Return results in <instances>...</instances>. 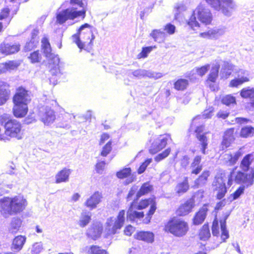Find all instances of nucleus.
<instances>
[{"instance_id":"603ef678","label":"nucleus","mask_w":254,"mask_h":254,"mask_svg":"<svg viewBox=\"0 0 254 254\" xmlns=\"http://www.w3.org/2000/svg\"><path fill=\"white\" fill-rule=\"evenodd\" d=\"M222 102L223 104L229 106L231 104H234L236 103V99L234 97L230 95H226L223 97L222 99Z\"/></svg>"},{"instance_id":"de8ad7c7","label":"nucleus","mask_w":254,"mask_h":254,"mask_svg":"<svg viewBox=\"0 0 254 254\" xmlns=\"http://www.w3.org/2000/svg\"><path fill=\"white\" fill-rule=\"evenodd\" d=\"M244 187L240 186L238 188V189L232 194L230 195L229 197V200L232 202L238 198L244 193L245 190Z\"/></svg>"},{"instance_id":"4c0bfd02","label":"nucleus","mask_w":254,"mask_h":254,"mask_svg":"<svg viewBox=\"0 0 254 254\" xmlns=\"http://www.w3.org/2000/svg\"><path fill=\"white\" fill-rule=\"evenodd\" d=\"M26 241V237L22 236L16 237L12 243V248L17 251H20L23 247Z\"/></svg>"},{"instance_id":"393cba45","label":"nucleus","mask_w":254,"mask_h":254,"mask_svg":"<svg viewBox=\"0 0 254 254\" xmlns=\"http://www.w3.org/2000/svg\"><path fill=\"white\" fill-rule=\"evenodd\" d=\"M134 238L148 243H152L154 241V235L151 232L140 231L134 235Z\"/></svg>"},{"instance_id":"f03ea898","label":"nucleus","mask_w":254,"mask_h":254,"mask_svg":"<svg viewBox=\"0 0 254 254\" xmlns=\"http://www.w3.org/2000/svg\"><path fill=\"white\" fill-rule=\"evenodd\" d=\"M92 26L85 23L78 29L77 33L71 36L72 42L80 49L88 50L93 45L95 36L93 32Z\"/></svg>"},{"instance_id":"f3484780","label":"nucleus","mask_w":254,"mask_h":254,"mask_svg":"<svg viewBox=\"0 0 254 254\" xmlns=\"http://www.w3.org/2000/svg\"><path fill=\"white\" fill-rule=\"evenodd\" d=\"M220 11L225 16L230 17L236 9L237 5L233 0H221Z\"/></svg>"},{"instance_id":"39448f33","label":"nucleus","mask_w":254,"mask_h":254,"mask_svg":"<svg viewBox=\"0 0 254 254\" xmlns=\"http://www.w3.org/2000/svg\"><path fill=\"white\" fill-rule=\"evenodd\" d=\"M236 167L233 168L228 176V185L231 186L233 181L242 187H249L254 183V168L251 169L250 173H244L241 171H236Z\"/></svg>"},{"instance_id":"5fc2aeb1","label":"nucleus","mask_w":254,"mask_h":254,"mask_svg":"<svg viewBox=\"0 0 254 254\" xmlns=\"http://www.w3.org/2000/svg\"><path fill=\"white\" fill-rule=\"evenodd\" d=\"M163 74L161 72H155L151 70H146V77L153 78L154 79H158L163 76Z\"/></svg>"},{"instance_id":"412c9836","label":"nucleus","mask_w":254,"mask_h":254,"mask_svg":"<svg viewBox=\"0 0 254 254\" xmlns=\"http://www.w3.org/2000/svg\"><path fill=\"white\" fill-rule=\"evenodd\" d=\"M103 231V227L100 223H95L91 226L87 231V235L95 240L101 235Z\"/></svg>"},{"instance_id":"6e6552de","label":"nucleus","mask_w":254,"mask_h":254,"mask_svg":"<svg viewBox=\"0 0 254 254\" xmlns=\"http://www.w3.org/2000/svg\"><path fill=\"white\" fill-rule=\"evenodd\" d=\"M5 134L10 137L15 138L18 140L21 139L23 137V131L22 126L16 120H9L5 122L4 125Z\"/></svg>"},{"instance_id":"5701e85b","label":"nucleus","mask_w":254,"mask_h":254,"mask_svg":"<svg viewBox=\"0 0 254 254\" xmlns=\"http://www.w3.org/2000/svg\"><path fill=\"white\" fill-rule=\"evenodd\" d=\"M194 201L191 198L188 200L185 203L181 205L177 211V214L180 216H185L191 212L194 206Z\"/></svg>"},{"instance_id":"a878e982","label":"nucleus","mask_w":254,"mask_h":254,"mask_svg":"<svg viewBox=\"0 0 254 254\" xmlns=\"http://www.w3.org/2000/svg\"><path fill=\"white\" fill-rule=\"evenodd\" d=\"M241 156L240 151H237L233 154H225L223 156L224 163L228 166L234 165Z\"/></svg>"},{"instance_id":"a211bd4d","label":"nucleus","mask_w":254,"mask_h":254,"mask_svg":"<svg viewBox=\"0 0 254 254\" xmlns=\"http://www.w3.org/2000/svg\"><path fill=\"white\" fill-rule=\"evenodd\" d=\"M136 201L135 200H133L127 212V220H129L132 222L136 221L137 222L138 219L143 218L144 216L143 212H137L136 211V210L137 209V208H136Z\"/></svg>"},{"instance_id":"f8f14e48","label":"nucleus","mask_w":254,"mask_h":254,"mask_svg":"<svg viewBox=\"0 0 254 254\" xmlns=\"http://www.w3.org/2000/svg\"><path fill=\"white\" fill-rule=\"evenodd\" d=\"M195 136L199 141L200 150L203 154H207L206 149L207 148L208 138L207 134L208 132L204 131V127L200 126L197 127L195 129Z\"/></svg>"},{"instance_id":"2f4dec72","label":"nucleus","mask_w":254,"mask_h":254,"mask_svg":"<svg viewBox=\"0 0 254 254\" xmlns=\"http://www.w3.org/2000/svg\"><path fill=\"white\" fill-rule=\"evenodd\" d=\"M189 189L188 179L185 177L183 182L179 183L176 187L175 190L179 195L186 192Z\"/></svg>"},{"instance_id":"423d86ee","label":"nucleus","mask_w":254,"mask_h":254,"mask_svg":"<svg viewBox=\"0 0 254 254\" xmlns=\"http://www.w3.org/2000/svg\"><path fill=\"white\" fill-rule=\"evenodd\" d=\"M164 230L176 237H181L187 234L189 230V226L184 220L172 218L165 224Z\"/></svg>"},{"instance_id":"a18cd8bd","label":"nucleus","mask_w":254,"mask_h":254,"mask_svg":"<svg viewBox=\"0 0 254 254\" xmlns=\"http://www.w3.org/2000/svg\"><path fill=\"white\" fill-rule=\"evenodd\" d=\"M241 96L244 98H254V87L251 88L248 87L243 88L241 92Z\"/></svg>"},{"instance_id":"7ed1b4c3","label":"nucleus","mask_w":254,"mask_h":254,"mask_svg":"<svg viewBox=\"0 0 254 254\" xmlns=\"http://www.w3.org/2000/svg\"><path fill=\"white\" fill-rule=\"evenodd\" d=\"M196 16L201 22L206 25L209 24L212 20V15L210 9L201 4H199L193 11V14L187 22L188 25L194 30L199 27Z\"/></svg>"},{"instance_id":"0e129e2a","label":"nucleus","mask_w":254,"mask_h":254,"mask_svg":"<svg viewBox=\"0 0 254 254\" xmlns=\"http://www.w3.org/2000/svg\"><path fill=\"white\" fill-rule=\"evenodd\" d=\"M38 43V39H34V40H32L31 39L29 42H27L24 47V49L25 51H30L32 49L36 47L37 44Z\"/></svg>"},{"instance_id":"9d476101","label":"nucleus","mask_w":254,"mask_h":254,"mask_svg":"<svg viewBox=\"0 0 254 254\" xmlns=\"http://www.w3.org/2000/svg\"><path fill=\"white\" fill-rule=\"evenodd\" d=\"M226 179L225 174L221 173L216 175L213 181L212 186L214 190L217 191V197L219 199H222L227 192L225 186Z\"/></svg>"},{"instance_id":"864d4df0","label":"nucleus","mask_w":254,"mask_h":254,"mask_svg":"<svg viewBox=\"0 0 254 254\" xmlns=\"http://www.w3.org/2000/svg\"><path fill=\"white\" fill-rule=\"evenodd\" d=\"M206 2L215 10L219 11L221 0H204Z\"/></svg>"},{"instance_id":"aec40b11","label":"nucleus","mask_w":254,"mask_h":254,"mask_svg":"<svg viewBox=\"0 0 254 254\" xmlns=\"http://www.w3.org/2000/svg\"><path fill=\"white\" fill-rule=\"evenodd\" d=\"M20 50V45L17 43H2L0 45V52L5 55H8L18 52Z\"/></svg>"},{"instance_id":"72a5a7b5","label":"nucleus","mask_w":254,"mask_h":254,"mask_svg":"<svg viewBox=\"0 0 254 254\" xmlns=\"http://www.w3.org/2000/svg\"><path fill=\"white\" fill-rule=\"evenodd\" d=\"M150 36L155 41L159 43L164 42L167 37V35L164 32L158 29L153 30L150 33Z\"/></svg>"},{"instance_id":"052dcab7","label":"nucleus","mask_w":254,"mask_h":254,"mask_svg":"<svg viewBox=\"0 0 254 254\" xmlns=\"http://www.w3.org/2000/svg\"><path fill=\"white\" fill-rule=\"evenodd\" d=\"M210 68L209 64H207L200 67L195 68V71L200 76L204 75Z\"/></svg>"},{"instance_id":"338daca9","label":"nucleus","mask_w":254,"mask_h":254,"mask_svg":"<svg viewBox=\"0 0 254 254\" xmlns=\"http://www.w3.org/2000/svg\"><path fill=\"white\" fill-rule=\"evenodd\" d=\"M212 232L213 236H217L219 233L218 221L215 219L212 223Z\"/></svg>"},{"instance_id":"774afa93","label":"nucleus","mask_w":254,"mask_h":254,"mask_svg":"<svg viewBox=\"0 0 254 254\" xmlns=\"http://www.w3.org/2000/svg\"><path fill=\"white\" fill-rule=\"evenodd\" d=\"M164 30L166 31L168 34L172 35L175 32L176 27L171 23H168L165 26Z\"/></svg>"},{"instance_id":"2eb2a0df","label":"nucleus","mask_w":254,"mask_h":254,"mask_svg":"<svg viewBox=\"0 0 254 254\" xmlns=\"http://www.w3.org/2000/svg\"><path fill=\"white\" fill-rule=\"evenodd\" d=\"M169 139H171V138L169 134L160 135L159 137L152 144L150 149V152L154 154L164 148L166 146Z\"/></svg>"},{"instance_id":"37998d69","label":"nucleus","mask_w":254,"mask_h":254,"mask_svg":"<svg viewBox=\"0 0 254 254\" xmlns=\"http://www.w3.org/2000/svg\"><path fill=\"white\" fill-rule=\"evenodd\" d=\"M189 85V81L186 79H179L174 83V88L177 90H184Z\"/></svg>"},{"instance_id":"3c124183","label":"nucleus","mask_w":254,"mask_h":254,"mask_svg":"<svg viewBox=\"0 0 254 254\" xmlns=\"http://www.w3.org/2000/svg\"><path fill=\"white\" fill-rule=\"evenodd\" d=\"M156 47L154 46H149L144 47L142 48V51L140 53H139L137 57L138 58H144L147 56V55L153 49H156Z\"/></svg>"},{"instance_id":"f704fd0d","label":"nucleus","mask_w":254,"mask_h":254,"mask_svg":"<svg viewBox=\"0 0 254 254\" xmlns=\"http://www.w3.org/2000/svg\"><path fill=\"white\" fill-rule=\"evenodd\" d=\"M234 129H229L226 130L223 136V139L222 145H224L225 147H228L230 144L234 141Z\"/></svg>"},{"instance_id":"473e14b6","label":"nucleus","mask_w":254,"mask_h":254,"mask_svg":"<svg viewBox=\"0 0 254 254\" xmlns=\"http://www.w3.org/2000/svg\"><path fill=\"white\" fill-rule=\"evenodd\" d=\"M253 160V156L252 154L246 155L241 161L240 167L244 172H248L250 169V166Z\"/></svg>"},{"instance_id":"58836bf2","label":"nucleus","mask_w":254,"mask_h":254,"mask_svg":"<svg viewBox=\"0 0 254 254\" xmlns=\"http://www.w3.org/2000/svg\"><path fill=\"white\" fill-rule=\"evenodd\" d=\"M21 224L22 221L20 218H13L8 228L9 231L12 233H16L21 227Z\"/></svg>"},{"instance_id":"49530a36","label":"nucleus","mask_w":254,"mask_h":254,"mask_svg":"<svg viewBox=\"0 0 254 254\" xmlns=\"http://www.w3.org/2000/svg\"><path fill=\"white\" fill-rule=\"evenodd\" d=\"M146 70L139 69L134 71H131L128 72V75L131 77L132 75L133 77L140 79L142 78L146 77Z\"/></svg>"},{"instance_id":"4d7b16f0","label":"nucleus","mask_w":254,"mask_h":254,"mask_svg":"<svg viewBox=\"0 0 254 254\" xmlns=\"http://www.w3.org/2000/svg\"><path fill=\"white\" fill-rule=\"evenodd\" d=\"M28 58L32 63L40 62L41 60V56L38 51H35L31 53Z\"/></svg>"},{"instance_id":"e2e57ef3","label":"nucleus","mask_w":254,"mask_h":254,"mask_svg":"<svg viewBox=\"0 0 254 254\" xmlns=\"http://www.w3.org/2000/svg\"><path fill=\"white\" fill-rule=\"evenodd\" d=\"M152 159L151 158L147 159L139 167L138 169V173L140 174L143 173L147 166L152 162Z\"/></svg>"},{"instance_id":"6ab92c4d","label":"nucleus","mask_w":254,"mask_h":254,"mask_svg":"<svg viewBox=\"0 0 254 254\" xmlns=\"http://www.w3.org/2000/svg\"><path fill=\"white\" fill-rule=\"evenodd\" d=\"M102 195L98 191L95 192L84 202V205L92 210L97 207V205L101 201Z\"/></svg>"},{"instance_id":"b1692460","label":"nucleus","mask_w":254,"mask_h":254,"mask_svg":"<svg viewBox=\"0 0 254 254\" xmlns=\"http://www.w3.org/2000/svg\"><path fill=\"white\" fill-rule=\"evenodd\" d=\"M10 91L8 85L5 82H0V106L3 105L8 98Z\"/></svg>"},{"instance_id":"bf43d9fd","label":"nucleus","mask_w":254,"mask_h":254,"mask_svg":"<svg viewBox=\"0 0 254 254\" xmlns=\"http://www.w3.org/2000/svg\"><path fill=\"white\" fill-rule=\"evenodd\" d=\"M170 151L171 149L169 148H167L162 153L157 155L154 158L155 160L157 162L160 161L161 160L167 157L170 154Z\"/></svg>"},{"instance_id":"c9c22d12","label":"nucleus","mask_w":254,"mask_h":254,"mask_svg":"<svg viewBox=\"0 0 254 254\" xmlns=\"http://www.w3.org/2000/svg\"><path fill=\"white\" fill-rule=\"evenodd\" d=\"M220 67L219 63L216 62L213 64L210 72L208 75L207 81L215 82L217 79L218 75V71Z\"/></svg>"},{"instance_id":"e433bc0d","label":"nucleus","mask_w":254,"mask_h":254,"mask_svg":"<svg viewBox=\"0 0 254 254\" xmlns=\"http://www.w3.org/2000/svg\"><path fill=\"white\" fill-rule=\"evenodd\" d=\"M153 189L152 186L149 184L148 183H144L142 186L141 187L139 190L137 191L136 196L135 200L136 201L137 200L141 197L143 195H145L147 193L150 192Z\"/></svg>"},{"instance_id":"6e6d98bb","label":"nucleus","mask_w":254,"mask_h":254,"mask_svg":"<svg viewBox=\"0 0 254 254\" xmlns=\"http://www.w3.org/2000/svg\"><path fill=\"white\" fill-rule=\"evenodd\" d=\"M112 141H109L106 145L103 146L101 152V155L104 157L106 156L110 153L112 150Z\"/></svg>"},{"instance_id":"f257e3e1","label":"nucleus","mask_w":254,"mask_h":254,"mask_svg":"<svg viewBox=\"0 0 254 254\" xmlns=\"http://www.w3.org/2000/svg\"><path fill=\"white\" fill-rule=\"evenodd\" d=\"M27 202L21 195L4 197L0 199V213L4 218L18 214L26 208Z\"/></svg>"},{"instance_id":"79ce46f5","label":"nucleus","mask_w":254,"mask_h":254,"mask_svg":"<svg viewBox=\"0 0 254 254\" xmlns=\"http://www.w3.org/2000/svg\"><path fill=\"white\" fill-rule=\"evenodd\" d=\"M210 236V233L208 224H204L200 230L199 237L200 240L205 241Z\"/></svg>"},{"instance_id":"20e7f679","label":"nucleus","mask_w":254,"mask_h":254,"mask_svg":"<svg viewBox=\"0 0 254 254\" xmlns=\"http://www.w3.org/2000/svg\"><path fill=\"white\" fill-rule=\"evenodd\" d=\"M42 49L45 57L49 60V64L52 65L50 73L52 75L59 76L62 73V65L57 55L52 53V49L48 39L44 37L41 41Z\"/></svg>"},{"instance_id":"c85d7f7f","label":"nucleus","mask_w":254,"mask_h":254,"mask_svg":"<svg viewBox=\"0 0 254 254\" xmlns=\"http://www.w3.org/2000/svg\"><path fill=\"white\" fill-rule=\"evenodd\" d=\"M230 213V211H228L227 212H226V213L225 214L224 220L220 221V226L221 230V239L223 242H225V240L227 239L229 237L228 231L226 229V220L229 216Z\"/></svg>"},{"instance_id":"ddd939ff","label":"nucleus","mask_w":254,"mask_h":254,"mask_svg":"<svg viewBox=\"0 0 254 254\" xmlns=\"http://www.w3.org/2000/svg\"><path fill=\"white\" fill-rule=\"evenodd\" d=\"M226 31L225 26L216 27L209 29L207 31L200 33L199 36L205 39L216 40L224 35Z\"/></svg>"},{"instance_id":"8fccbe9b","label":"nucleus","mask_w":254,"mask_h":254,"mask_svg":"<svg viewBox=\"0 0 254 254\" xmlns=\"http://www.w3.org/2000/svg\"><path fill=\"white\" fill-rule=\"evenodd\" d=\"M43 250V247L41 242L35 243L32 245L31 253L32 254H39Z\"/></svg>"},{"instance_id":"dca6fc26","label":"nucleus","mask_w":254,"mask_h":254,"mask_svg":"<svg viewBox=\"0 0 254 254\" xmlns=\"http://www.w3.org/2000/svg\"><path fill=\"white\" fill-rule=\"evenodd\" d=\"M250 81V72L243 69L238 72L237 77L232 80L230 83L231 87H237L245 82Z\"/></svg>"},{"instance_id":"09e8293b","label":"nucleus","mask_w":254,"mask_h":254,"mask_svg":"<svg viewBox=\"0 0 254 254\" xmlns=\"http://www.w3.org/2000/svg\"><path fill=\"white\" fill-rule=\"evenodd\" d=\"M254 133V128L252 127H243L241 131V135L244 137H250Z\"/></svg>"},{"instance_id":"13d9d810","label":"nucleus","mask_w":254,"mask_h":254,"mask_svg":"<svg viewBox=\"0 0 254 254\" xmlns=\"http://www.w3.org/2000/svg\"><path fill=\"white\" fill-rule=\"evenodd\" d=\"M156 209L155 205H152L147 213V216L143 219V222L145 224H148L150 222L152 215L154 214Z\"/></svg>"},{"instance_id":"69168bd1","label":"nucleus","mask_w":254,"mask_h":254,"mask_svg":"<svg viewBox=\"0 0 254 254\" xmlns=\"http://www.w3.org/2000/svg\"><path fill=\"white\" fill-rule=\"evenodd\" d=\"M91 254H107V252L96 246H93L90 248Z\"/></svg>"},{"instance_id":"ea45409f","label":"nucleus","mask_w":254,"mask_h":254,"mask_svg":"<svg viewBox=\"0 0 254 254\" xmlns=\"http://www.w3.org/2000/svg\"><path fill=\"white\" fill-rule=\"evenodd\" d=\"M187 10V6L183 2L175 4L174 8V16L176 19L179 18L180 14Z\"/></svg>"},{"instance_id":"4be33fe9","label":"nucleus","mask_w":254,"mask_h":254,"mask_svg":"<svg viewBox=\"0 0 254 254\" xmlns=\"http://www.w3.org/2000/svg\"><path fill=\"white\" fill-rule=\"evenodd\" d=\"M208 204H204L195 214L193 218V223L194 225H198L201 224L204 221L208 210Z\"/></svg>"},{"instance_id":"bb28decb","label":"nucleus","mask_w":254,"mask_h":254,"mask_svg":"<svg viewBox=\"0 0 254 254\" xmlns=\"http://www.w3.org/2000/svg\"><path fill=\"white\" fill-rule=\"evenodd\" d=\"M91 220V213L87 210H83L81 213L78 224L81 227H85L89 223Z\"/></svg>"},{"instance_id":"7c9ffc66","label":"nucleus","mask_w":254,"mask_h":254,"mask_svg":"<svg viewBox=\"0 0 254 254\" xmlns=\"http://www.w3.org/2000/svg\"><path fill=\"white\" fill-rule=\"evenodd\" d=\"M14 115L17 118H22L25 116L28 112V107L27 105H15L13 108Z\"/></svg>"},{"instance_id":"9b49d317","label":"nucleus","mask_w":254,"mask_h":254,"mask_svg":"<svg viewBox=\"0 0 254 254\" xmlns=\"http://www.w3.org/2000/svg\"><path fill=\"white\" fill-rule=\"evenodd\" d=\"M38 115L40 120L46 126L53 124L56 118L55 111L47 106L40 107Z\"/></svg>"},{"instance_id":"0eeeda50","label":"nucleus","mask_w":254,"mask_h":254,"mask_svg":"<svg viewBox=\"0 0 254 254\" xmlns=\"http://www.w3.org/2000/svg\"><path fill=\"white\" fill-rule=\"evenodd\" d=\"M85 13V9L77 11L74 7L68 8L59 11L57 14V21L62 24L68 19L73 20L78 16H82L83 18H84Z\"/></svg>"},{"instance_id":"680f3d73","label":"nucleus","mask_w":254,"mask_h":254,"mask_svg":"<svg viewBox=\"0 0 254 254\" xmlns=\"http://www.w3.org/2000/svg\"><path fill=\"white\" fill-rule=\"evenodd\" d=\"M131 173V169L129 168H125L117 173L118 178L123 179L127 177Z\"/></svg>"},{"instance_id":"cd10ccee","label":"nucleus","mask_w":254,"mask_h":254,"mask_svg":"<svg viewBox=\"0 0 254 254\" xmlns=\"http://www.w3.org/2000/svg\"><path fill=\"white\" fill-rule=\"evenodd\" d=\"M71 172V170L69 169L64 168L56 176V183L59 184L67 182Z\"/></svg>"},{"instance_id":"a19ab883","label":"nucleus","mask_w":254,"mask_h":254,"mask_svg":"<svg viewBox=\"0 0 254 254\" xmlns=\"http://www.w3.org/2000/svg\"><path fill=\"white\" fill-rule=\"evenodd\" d=\"M210 175L208 171H204L199 178L195 181V184L197 187L204 185L207 181V178Z\"/></svg>"},{"instance_id":"c756f323","label":"nucleus","mask_w":254,"mask_h":254,"mask_svg":"<svg viewBox=\"0 0 254 254\" xmlns=\"http://www.w3.org/2000/svg\"><path fill=\"white\" fill-rule=\"evenodd\" d=\"M201 157L200 156H196L191 163L190 168L192 174L197 175L202 169V166L200 164Z\"/></svg>"},{"instance_id":"c03bdc74","label":"nucleus","mask_w":254,"mask_h":254,"mask_svg":"<svg viewBox=\"0 0 254 254\" xmlns=\"http://www.w3.org/2000/svg\"><path fill=\"white\" fill-rule=\"evenodd\" d=\"M149 205H155V202L152 198H149L147 199L142 200L140 202L137 204L136 202V208H137L138 210H141L147 207ZM151 206H150L151 207Z\"/></svg>"},{"instance_id":"4468645a","label":"nucleus","mask_w":254,"mask_h":254,"mask_svg":"<svg viewBox=\"0 0 254 254\" xmlns=\"http://www.w3.org/2000/svg\"><path fill=\"white\" fill-rule=\"evenodd\" d=\"M31 99L28 91L24 88H19L13 97V103L15 105H27Z\"/></svg>"},{"instance_id":"1a4fd4ad","label":"nucleus","mask_w":254,"mask_h":254,"mask_svg":"<svg viewBox=\"0 0 254 254\" xmlns=\"http://www.w3.org/2000/svg\"><path fill=\"white\" fill-rule=\"evenodd\" d=\"M125 211L122 210L119 212L117 218L111 217L107 219L106 224L110 234H115L117 230L122 227L125 220Z\"/></svg>"}]
</instances>
